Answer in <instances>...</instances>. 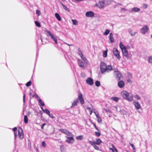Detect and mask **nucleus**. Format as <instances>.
<instances>
[{"label": "nucleus", "instance_id": "obj_1", "mask_svg": "<svg viewBox=\"0 0 152 152\" xmlns=\"http://www.w3.org/2000/svg\"><path fill=\"white\" fill-rule=\"evenodd\" d=\"M100 69L101 73L104 74L106 72H108L112 70L113 67L111 65L107 66L105 63L102 62L100 64Z\"/></svg>", "mask_w": 152, "mask_h": 152}, {"label": "nucleus", "instance_id": "obj_2", "mask_svg": "<svg viewBox=\"0 0 152 152\" xmlns=\"http://www.w3.org/2000/svg\"><path fill=\"white\" fill-rule=\"evenodd\" d=\"M122 96L127 100L132 101L133 100V96L130 93L128 92L125 91H123L121 92Z\"/></svg>", "mask_w": 152, "mask_h": 152}, {"label": "nucleus", "instance_id": "obj_3", "mask_svg": "<svg viewBox=\"0 0 152 152\" xmlns=\"http://www.w3.org/2000/svg\"><path fill=\"white\" fill-rule=\"evenodd\" d=\"M108 1L107 0H103L99 1L96 5L98 8L100 9L104 8L106 5L108 4Z\"/></svg>", "mask_w": 152, "mask_h": 152}, {"label": "nucleus", "instance_id": "obj_4", "mask_svg": "<svg viewBox=\"0 0 152 152\" xmlns=\"http://www.w3.org/2000/svg\"><path fill=\"white\" fill-rule=\"evenodd\" d=\"M45 32L47 33V35L48 36H49L50 37V38L52 39L56 44H57V39L54 36L53 34L48 30H46Z\"/></svg>", "mask_w": 152, "mask_h": 152}, {"label": "nucleus", "instance_id": "obj_5", "mask_svg": "<svg viewBox=\"0 0 152 152\" xmlns=\"http://www.w3.org/2000/svg\"><path fill=\"white\" fill-rule=\"evenodd\" d=\"M113 53L114 56L119 60L120 58V53L118 50L116 48H114L113 50Z\"/></svg>", "mask_w": 152, "mask_h": 152}, {"label": "nucleus", "instance_id": "obj_6", "mask_svg": "<svg viewBox=\"0 0 152 152\" xmlns=\"http://www.w3.org/2000/svg\"><path fill=\"white\" fill-rule=\"evenodd\" d=\"M18 136L20 139H22L24 137L23 130L21 127H19L18 129Z\"/></svg>", "mask_w": 152, "mask_h": 152}, {"label": "nucleus", "instance_id": "obj_7", "mask_svg": "<svg viewBox=\"0 0 152 152\" xmlns=\"http://www.w3.org/2000/svg\"><path fill=\"white\" fill-rule=\"evenodd\" d=\"M149 30L148 27L146 25L144 26L143 27L141 28L140 30V32L142 34H144L146 32H147Z\"/></svg>", "mask_w": 152, "mask_h": 152}, {"label": "nucleus", "instance_id": "obj_8", "mask_svg": "<svg viewBox=\"0 0 152 152\" xmlns=\"http://www.w3.org/2000/svg\"><path fill=\"white\" fill-rule=\"evenodd\" d=\"M78 100H79L80 101V102L81 104H84V99L83 97L82 94L81 93H80L78 95Z\"/></svg>", "mask_w": 152, "mask_h": 152}, {"label": "nucleus", "instance_id": "obj_9", "mask_svg": "<svg viewBox=\"0 0 152 152\" xmlns=\"http://www.w3.org/2000/svg\"><path fill=\"white\" fill-rule=\"evenodd\" d=\"M66 137L67 138L66 140V142L69 143H72L74 142L75 140L73 137Z\"/></svg>", "mask_w": 152, "mask_h": 152}, {"label": "nucleus", "instance_id": "obj_10", "mask_svg": "<svg viewBox=\"0 0 152 152\" xmlns=\"http://www.w3.org/2000/svg\"><path fill=\"white\" fill-rule=\"evenodd\" d=\"M60 131L62 132L68 136L70 135L71 134V132L66 129H60Z\"/></svg>", "mask_w": 152, "mask_h": 152}, {"label": "nucleus", "instance_id": "obj_11", "mask_svg": "<svg viewBox=\"0 0 152 152\" xmlns=\"http://www.w3.org/2000/svg\"><path fill=\"white\" fill-rule=\"evenodd\" d=\"M86 83L89 85H92L93 84L94 82L92 78L88 77L86 80Z\"/></svg>", "mask_w": 152, "mask_h": 152}, {"label": "nucleus", "instance_id": "obj_12", "mask_svg": "<svg viewBox=\"0 0 152 152\" xmlns=\"http://www.w3.org/2000/svg\"><path fill=\"white\" fill-rule=\"evenodd\" d=\"M86 16L88 17H93L94 15V13L91 11L87 12L86 13Z\"/></svg>", "mask_w": 152, "mask_h": 152}, {"label": "nucleus", "instance_id": "obj_13", "mask_svg": "<svg viewBox=\"0 0 152 152\" xmlns=\"http://www.w3.org/2000/svg\"><path fill=\"white\" fill-rule=\"evenodd\" d=\"M121 50L123 56L127 58L128 55V52L126 48L123 49Z\"/></svg>", "mask_w": 152, "mask_h": 152}, {"label": "nucleus", "instance_id": "obj_14", "mask_svg": "<svg viewBox=\"0 0 152 152\" xmlns=\"http://www.w3.org/2000/svg\"><path fill=\"white\" fill-rule=\"evenodd\" d=\"M118 86L119 88H122L124 86V83L123 81H120L118 83Z\"/></svg>", "mask_w": 152, "mask_h": 152}, {"label": "nucleus", "instance_id": "obj_15", "mask_svg": "<svg viewBox=\"0 0 152 152\" xmlns=\"http://www.w3.org/2000/svg\"><path fill=\"white\" fill-rule=\"evenodd\" d=\"M78 65L80 67L82 68H84V63L83 62V61L80 59H78Z\"/></svg>", "mask_w": 152, "mask_h": 152}, {"label": "nucleus", "instance_id": "obj_16", "mask_svg": "<svg viewBox=\"0 0 152 152\" xmlns=\"http://www.w3.org/2000/svg\"><path fill=\"white\" fill-rule=\"evenodd\" d=\"M113 34L112 33H110L109 36V39L111 43L113 42H114V39L113 38Z\"/></svg>", "mask_w": 152, "mask_h": 152}, {"label": "nucleus", "instance_id": "obj_17", "mask_svg": "<svg viewBox=\"0 0 152 152\" xmlns=\"http://www.w3.org/2000/svg\"><path fill=\"white\" fill-rule=\"evenodd\" d=\"M140 10V9L139 8L137 7H134L131 9V11H130V12H139Z\"/></svg>", "mask_w": 152, "mask_h": 152}, {"label": "nucleus", "instance_id": "obj_18", "mask_svg": "<svg viewBox=\"0 0 152 152\" xmlns=\"http://www.w3.org/2000/svg\"><path fill=\"white\" fill-rule=\"evenodd\" d=\"M117 70V73H115L116 77L117 79L119 80L121 79V78L122 77L120 73L118 70Z\"/></svg>", "mask_w": 152, "mask_h": 152}, {"label": "nucleus", "instance_id": "obj_19", "mask_svg": "<svg viewBox=\"0 0 152 152\" xmlns=\"http://www.w3.org/2000/svg\"><path fill=\"white\" fill-rule=\"evenodd\" d=\"M134 104L137 109H140V105L139 103L137 102H135L134 103Z\"/></svg>", "mask_w": 152, "mask_h": 152}, {"label": "nucleus", "instance_id": "obj_20", "mask_svg": "<svg viewBox=\"0 0 152 152\" xmlns=\"http://www.w3.org/2000/svg\"><path fill=\"white\" fill-rule=\"evenodd\" d=\"M17 129V128L16 127H15L12 129L13 131L14 132V134L15 135V140H16V138L17 137V132H16Z\"/></svg>", "mask_w": 152, "mask_h": 152}, {"label": "nucleus", "instance_id": "obj_21", "mask_svg": "<svg viewBox=\"0 0 152 152\" xmlns=\"http://www.w3.org/2000/svg\"><path fill=\"white\" fill-rule=\"evenodd\" d=\"M102 142V141L101 139L99 138L96 139V142H95L96 144L97 145H99Z\"/></svg>", "mask_w": 152, "mask_h": 152}, {"label": "nucleus", "instance_id": "obj_22", "mask_svg": "<svg viewBox=\"0 0 152 152\" xmlns=\"http://www.w3.org/2000/svg\"><path fill=\"white\" fill-rule=\"evenodd\" d=\"M55 16L57 19L59 21H61V19L59 15L57 13H56L55 14Z\"/></svg>", "mask_w": 152, "mask_h": 152}, {"label": "nucleus", "instance_id": "obj_23", "mask_svg": "<svg viewBox=\"0 0 152 152\" xmlns=\"http://www.w3.org/2000/svg\"><path fill=\"white\" fill-rule=\"evenodd\" d=\"M41 108L42 110V111L45 113H46L48 115L50 113V111L48 109H45V110L42 107H41Z\"/></svg>", "mask_w": 152, "mask_h": 152}, {"label": "nucleus", "instance_id": "obj_24", "mask_svg": "<svg viewBox=\"0 0 152 152\" xmlns=\"http://www.w3.org/2000/svg\"><path fill=\"white\" fill-rule=\"evenodd\" d=\"M78 102V100H76L74 102L72 103V106L71 107H74L76 106L77 104V103Z\"/></svg>", "mask_w": 152, "mask_h": 152}, {"label": "nucleus", "instance_id": "obj_25", "mask_svg": "<svg viewBox=\"0 0 152 152\" xmlns=\"http://www.w3.org/2000/svg\"><path fill=\"white\" fill-rule=\"evenodd\" d=\"M148 61L149 63L152 64V56L148 57Z\"/></svg>", "mask_w": 152, "mask_h": 152}, {"label": "nucleus", "instance_id": "obj_26", "mask_svg": "<svg viewBox=\"0 0 152 152\" xmlns=\"http://www.w3.org/2000/svg\"><path fill=\"white\" fill-rule=\"evenodd\" d=\"M120 47L121 49V50L123 49L126 48V47L123 45L121 42L119 44Z\"/></svg>", "mask_w": 152, "mask_h": 152}, {"label": "nucleus", "instance_id": "obj_27", "mask_svg": "<svg viewBox=\"0 0 152 152\" xmlns=\"http://www.w3.org/2000/svg\"><path fill=\"white\" fill-rule=\"evenodd\" d=\"M110 31L108 29H106L105 32L103 33L104 35H107L109 33Z\"/></svg>", "mask_w": 152, "mask_h": 152}, {"label": "nucleus", "instance_id": "obj_28", "mask_svg": "<svg viewBox=\"0 0 152 152\" xmlns=\"http://www.w3.org/2000/svg\"><path fill=\"white\" fill-rule=\"evenodd\" d=\"M72 22L73 24L74 25H77L78 24L77 21L76 20H72Z\"/></svg>", "mask_w": 152, "mask_h": 152}, {"label": "nucleus", "instance_id": "obj_29", "mask_svg": "<svg viewBox=\"0 0 152 152\" xmlns=\"http://www.w3.org/2000/svg\"><path fill=\"white\" fill-rule=\"evenodd\" d=\"M39 102L40 103V104L42 106H44L45 105V104L44 102L42 100L40 99V98H39Z\"/></svg>", "mask_w": 152, "mask_h": 152}, {"label": "nucleus", "instance_id": "obj_30", "mask_svg": "<svg viewBox=\"0 0 152 152\" xmlns=\"http://www.w3.org/2000/svg\"><path fill=\"white\" fill-rule=\"evenodd\" d=\"M128 31L131 34V36H134L135 35V34L136 33V32H135L133 34L132 33V30L131 29H129Z\"/></svg>", "mask_w": 152, "mask_h": 152}, {"label": "nucleus", "instance_id": "obj_31", "mask_svg": "<svg viewBox=\"0 0 152 152\" xmlns=\"http://www.w3.org/2000/svg\"><path fill=\"white\" fill-rule=\"evenodd\" d=\"M24 122L26 124L28 123V118L26 115H25L24 117Z\"/></svg>", "mask_w": 152, "mask_h": 152}, {"label": "nucleus", "instance_id": "obj_32", "mask_svg": "<svg viewBox=\"0 0 152 152\" xmlns=\"http://www.w3.org/2000/svg\"><path fill=\"white\" fill-rule=\"evenodd\" d=\"M111 99L112 100H114L116 102H117L119 100L118 98L117 97H112Z\"/></svg>", "mask_w": 152, "mask_h": 152}, {"label": "nucleus", "instance_id": "obj_33", "mask_svg": "<svg viewBox=\"0 0 152 152\" xmlns=\"http://www.w3.org/2000/svg\"><path fill=\"white\" fill-rule=\"evenodd\" d=\"M83 138L82 135H80L76 137V139L77 140H82Z\"/></svg>", "mask_w": 152, "mask_h": 152}, {"label": "nucleus", "instance_id": "obj_34", "mask_svg": "<svg viewBox=\"0 0 152 152\" xmlns=\"http://www.w3.org/2000/svg\"><path fill=\"white\" fill-rule=\"evenodd\" d=\"M81 58L86 63H87L88 62V61L85 57H83V56L81 57Z\"/></svg>", "mask_w": 152, "mask_h": 152}, {"label": "nucleus", "instance_id": "obj_35", "mask_svg": "<svg viewBox=\"0 0 152 152\" xmlns=\"http://www.w3.org/2000/svg\"><path fill=\"white\" fill-rule=\"evenodd\" d=\"M35 23L37 26L39 27H41L40 23L37 21H35Z\"/></svg>", "mask_w": 152, "mask_h": 152}, {"label": "nucleus", "instance_id": "obj_36", "mask_svg": "<svg viewBox=\"0 0 152 152\" xmlns=\"http://www.w3.org/2000/svg\"><path fill=\"white\" fill-rule=\"evenodd\" d=\"M89 142L93 146H94L95 144H96L95 142H93L91 141H89Z\"/></svg>", "mask_w": 152, "mask_h": 152}, {"label": "nucleus", "instance_id": "obj_37", "mask_svg": "<svg viewBox=\"0 0 152 152\" xmlns=\"http://www.w3.org/2000/svg\"><path fill=\"white\" fill-rule=\"evenodd\" d=\"M95 85L97 87L100 86V83L99 81H96L95 83Z\"/></svg>", "mask_w": 152, "mask_h": 152}, {"label": "nucleus", "instance_id": "obj_38", "mask_svg": "<svg viewBox=\"0 0 152 152\" xmlns=\"http://www.w3.org/2000/svg\"><path fill=\"white\" fill-rule=\"evenodd\" d=\"M95 135L97 137H99L101 135V133L100 132H95Z\"/></svg>", "mask_w": 152, "mask_h": 152}, {"label": "nucleus", "instance_id": "obj_39", "mask_svg": "<svg viewBox=\"0 0 152 152\" xmlns=\"http://www.w3.org/2000/svg\"><path fill=\"white\" fill-rule=\"evenodd\" d=\"M96 117L98 118V122H101L102 121V119L99 116V115H96Z\"/></svg>", "mask_w": 152, "mask_h": 152}, {"label": "nucleus", "instance_id": "obj_40", "mask_svg": "<svg viewBox=\"0 0 152 152\" xmlns=\"http://www.w3.org/2000/svg\"><path fill=\"white\" fill-rule=\"evenodd\" d=\"M107 51H105L103 52V56L104 57H106L107 56Z\"/></svg>", "mask_w": 152, "mask_h": 152}, {"label": "nucleus", "instance_id": "obj_41", "mask_svg": "<svg viewBox=\"0 0 152 152\" xmlns=\"http://www.w3.org/2000/svg\"><path fill=\"white\" fill-rule=\"evenodd\" d=\"M79 55L81 57L83 56V53L80 50V49H79V52H78Z\"/></svg>", "mask_w": 152, "mask_h": 152}, {"label": "nucleus", "instance_id": "obj_42", "mask_svg": "<svg viewBox=\"0 0 152 152\" xmlns=\"http://www.w3.org/2000/svg\"><path fill=\"white\" fill-rule=\"evenodd\" d=\"M31 81H29V82H28L26 83V85L27 86H28V87L29 86L31 85Z\"/></svg>", "mask_w": 152, "mask_h": 152}, {"label": "nucleus", "instance_id": "obj_43", "mask_svg": "<svg viewBox=\"0 0 152 152\" xmlns=\"http://www.w3.org/2000/svg\"><path fill=\"white\" fill-rule=\"evenodd\" d=\"M120 112L123 114H126V112L124 110H121Z\"/></svg>", "mask_w": 152, "mask_h": 152}, {"label": "nucleus", "instance_id": "obj_44", "mask_svg": "<svg viewBox=\"0 0 152 152\" xmlns=\"http://www.w3.org/2000/svg\"><path fill=\"white\" fill-rule=\"evenodd\" d=\"M93 147H94V149H95L96 150H99V147L98 146H96V144H95V145H94Z\"/></svg>", "mask_w": 152, "mask_h": 152}, {"label": "nucleus", "instance_id": "obj_45", "mask_svg": "<svg viewBox=\"0 0 152 152\" xmlns=\"http://www.w3.org/2000/svg\"><path fill=\"white\" fill-rule=\"evenodd\" d=\"M63 8L66 11L69 12V9L66 6H64Z\"/></svg>", "mask_w": 152, "mask_h": 152}, {"label": "nucleus", "instance_id": "obj_46", "mask_svg": "<svg viewBox=\"0 0 152 152\" xmlns=\"http://www.w3.org/2000/svg\"><path fill=\"white\" fill-rule=\"evenodd\" d=\"M42 145L44 147H45V146H46V143H45V142L44 141H43V142H42Z\"/></svg>", "mask_w": 152, "mask_h": 152}, {"label": "nucleus", "instance_id": "obj_47", "mask_svg": "<svg viewBox=\"0 0 152 152\" xmlns=\"http://www.w3.org/2000/svg\"><path fill=\"white\" fill-rule=\"evenodd\" d=\"M94 113H95L96 115H96H99V113H98L97 111L96 110H94Z\"/></svg>", "mask_w": 152, "mask_h": 152}, {"label": "nucleus", "instance_id": "obj_48", "mask_svg": "<svg viewBox=\"0 0 152 152\" xmlns=\"http://www.w3.org/2000/svg\"><path fill=\"white\" fill-rule=\"evenodd\" d=\"M130 145L132 148L133 150H135V148L134 147V146L133 144L130 143Z\"/></svg>", "mask_w": 152, "mask_h": 152}, {"label": "nucleus", "instance_id": "obj_49", "mask_svg": "<svg viewBox=\"0 0 152 152\" xmlns=\"http://www.w3.org/2000/svg\"><path fill=\"white\" fill-rule=\"evenodd\" d=\"M134 97L137 99H140V97L137 95H136L134 96Z\"/></svg>", "mask_w": 152, "mask_h": 152}, {"label": "nucleus", "instance_id": "obj_50", "mask_svg": "<svg viewBox=\"0 0 152 152\" xmlns=\"http://www.w3.org/2000/svg\"><path fill=\"white\" fill-rule=\"evenodd\" d=\"M87 109H88L89 111L90 112L92 110V109H91L90 107H87L86 108Z\"/></svg>", "mask_w": 152, "mask_h": 152}, {"label": "nucleus", "instance_id": "obj_51", "mask_svg": "<svg viewBox=\"0 0 152 152\" xmlns=\"http://www.w3.org/2000/svg\"><path fill=\"white\" fill-rule=\"evenodd\" d=\"M36 14H38V15H40V12L39 11L37 10L36 11Z\"/></svg>", "mask_w": 152, "mask_h": 152}, {"label": "nucleus", "instance_id": "obj_52", "mask_svg": "<svg viewBox=\"0 0 152 152\" xmlns=\"http://www.w3.org/2000/svg\"><path fill=\"white\" fill-rule=\"evenodd\" d=\"M50 117V118H54V117L53 116V115L52 114H50V113L48 115Z\"/></svg>", "mask_w": 152, "mask_h": 152}, {"label": "nucleus", "instance_id": "obj_53", "mask_svg": "<svg viewBox=\"0 0 152 152\" xmlns=\"http://www.w3.org/2000/svg\"><path fill=\"white\" fill-rule=\"evenodd\" d=\"M112 147H113V148L114 149V151H117V149L114 146V145L112 144Z\"/></svg>", "mask_w": 152, "mask_h": 152}, {"label": "nucleus", "instance_id": "obj_54", "mask_svg": "<svg viewBox=\"0 0 152 152\" xmlns=\"http://www.w3.org/2000/svg\"><path fill=\"white\" fill-rule=\"evenodd\" d=\"M23 102L24 103L25 102V94H24V95L23 96Z\"/></svg>", "mask_w": 152, "mask_h": 152}, {"label": "nucleus", "instance_id": "obj_55", "mask_svg": "<svg viewBox=\"0 0 152 152\" xmlns=\"http://www.w3.org/2000/svg\"><path fill=\"white\" fill-rule=\"evenodd\" d=\"M128 75L129 77V78H132V75L131 73H128Z\"/></svg>", "mask_w": 152, "mask_h": 152}, {"label": "nucleus", "instance_id": "obj_56", "mask_svg": "<svg viewBox=\"0 0 152 152\" xmlns=\"http://www.w3.org/2000/svg\"><path fill=\"white\" fill-rule=\"evenodd\" d=\"M46 124L44 123V124H43L42 125V126H41V129H44V126H45Z\"/></svg>", "mask_w": 152, "mask_h": 152}, {"label": "nucleus", "instance_id": "obj_57", "mask_svg": "<svg viewBox=\"0 0 152 152\" xmlns=\"http://www.w3.org/2000/svg\"><path fill=\"white\" fill-rule=\"evenodd\" d=\"M92 124L95 127V128L96 127V124L94 123H93Z\"/></svg>", "mask_w": 152, "mask_h": 152}, {"label": "nucleus", "instance_id": "obj_58", "mask_svg": "<svg viewBox=\"0 0 152 152\" xmlns=\"http://www.w3.org/2000/svg\"><path fill=\"white\" fill-rule=\"evenodd\" d=\"M36 97L37 98H38V99L39 100V98L38 96V95L36 94H35Z\"/></svg>", "mask_w": 152, "mask_h": 152}, {"label": "nucleus", "instance_id": "obj_59", "mask_svg": "<svg viewBox=\"0 0 152 152\" xmlns=\"http://www.w3.org/2000/svg\"><path fill=\"white\" fill-rule=\"evenodd\" d=\"M127 81L128 83H130L131 80H130L128 79L127 80Z\"/></svg>", "mask_w": 152, "mask_h": 152}, {"label": "nucleus", "instance_id": "obj_60", "mask_svg": "<svg viewBox=\"0 0 152 152\" xmlns=\"http://www.w3.org/2000/svg\"><path fill=\"white\" fill-rule=\"evenodd\" d=\"M92 111H93V110L91 111H90V113L91 115V114L92 113Z\"/></svg>", "mask_w": 152, "mask_h": 152}, {"label": "nucleus", "instance_id": "obj_61", "mask_svg": "<svg viewBox=\"0 0 152 152\" xmlns=\"http://www.w3.org/2000/svg\"><path fill=\"white\" fill-rule=\"evenodd\" d=\"M117 70H118L117 69H115V70H114V71L115 72V73H117Z\"/></svg>", "mask_w": 152, "mask_h": 152}, {"label": "nucleus", "instance_id": "obj_62", "mask_svg": "<svg viewBox=\"0 0 152 152\" xmlns=\"http://www.w3.org/2000/svg\"><path fill=\"white\" fill-rule=\"evenodd\" d=\"M61 3L63 7H64V6H65V5L62 2H61Z\"/></svg>", "mask_w": 152, "mask_h": 152}, {"label": "nucleus", "instance_id": "obj_63", "mask_svg": "<svg viewBox=\"0 0 152 152\" xmlns=\"http://www.w3.org/2000/svg\"><path fill=\"white\" fill-rule=\"evenodd\" d=\"M98 131H99V130L96 127L95 128Z\"/></svg>", "mask_w": 152, "mask_h": 152}, {"label": "nucleus", "instance_id": "obj_64", "mask_svg": "<svg viewBox=\"0 0 152 152\" xmlns=\"http://www.w3.org/2000/svg\"><path fill=\"white\" fill-rule=\"evenodd\" d=\"M110 149L112 151H114V149H112V148H110Z\"/></svg>", "mask_w": 152, "mask_h": 152}]
</instances>
